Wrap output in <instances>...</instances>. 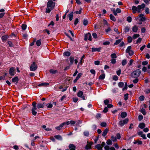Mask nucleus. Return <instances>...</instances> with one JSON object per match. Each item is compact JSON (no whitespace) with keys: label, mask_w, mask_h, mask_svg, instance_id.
Listing matches in <instances>:
<instances>
[{"label":"nucleus","mask_w":150,"mask_h":150,"mask_svg":"<svg viewBox=\"0 0 150 150\" xmlns=\"http://www.w3.org/2000/svg\"><path fill=\"white\" fill-rule=\"evenodd\" d=\"M111 62L112 64H115L116 62V60L115 59H111Z\"/></svg>","instance_id":"nucleus-57"},{"label":"nucleus","mask_w":150,"mask_h":150,"mask_svg":"<svg viewBox=\"0 0 150 150\" xmlns=\"http://www.w3.org/2000/svg\"><path fill=\"white\" fill-rule=\"evenodd\" d=\"M110 17L111 20L113 21H116V19L115 17L112 14H111L110 16Z\"/></svg>","instance_id":"nucleus-25"},{"label":"nucleus","mask_w":150,"mask_h":150,"mask_svg":"<svg viewBox=\"0 0 150 150\" xmlns=\"http://www.w3.org/2000/svg\"><path fill=\"white\" fill-rule=\"evenodd\" d=\"M21 28L23 30H25L27 28V25L26 24H23L21 25Z\"/></svg>","instance_id":"nucleus-39"},{"label":"nucleus","mask_w":150,"mask_h":150,"mask_svg":"<svg viewBox=\"0 0 150 150\" xmlns=\"http://www.w3.org/2000/svg\"><path fill=\"white\" fill-rule=\"evenodd\" d=\"M143 117L142 116V115H139V116H138V119H139V121H141L142 119H143Z\"/></svg>","instance_id":"nucleus-62"},{"label":"nucleus","mask_w":150,"mask_h":150,"mask_svg":"<svg viewBox=\"0 0 150 150\" xmlns=\"http://www.w3.org/2000/svg\"><path fill=\"white\" fill-rule=\"evenodd\" d=\"M92 52H100L101 49V47H99L98 48L93 47L92 48Z\"/></svg>","instance_id":"nucleus-15"},{"label":"nucleus","mask_w":150,"mask_h":150,"mask_svg":"<svg viewBox=\"0 0 150 150\" xmlns=\"http://www.w3.org/2000/svg\"><path fill=\"white\" fill-rule=\"evenodd\" d=\"M49 85V83H40L38 85V86H47Z\"/></svg>","instance_id":"nucleus-26"},{"label":"nucleus","mask_w":150,"mask_h":150,"mask_svg":"<svg viewBox=\"0 0 150 150\" xmlns=\"http://www.w3.org/2000/svg\"><path fill=\"white\" fill-rule=\"evenodd\" d=\"M127 88V82H125V85L124 87L123 88L122 90L123 91L126 90Z\"/></svg>","instance_id":"nucleus-37"},{"label":"nucleus","mask_w":150,"mask_h":150,"mask_svg":"<svg viewBox=\"0 0 150 150\" xmlns=\"http://www.w3.org/2000/svg\"><path fill=\"white\" fill-rule=\"evenodd\" d=\"M44 103H38L37 104V107L38 109L43 108L44 107Z\"/></svg>","instance_id":"nucleus-13"},{"label":"nucleus","mask_w":150,"mask_h":150,"mask_svg":"<svg viewBox=\"0 0 150 150\" xmlns=\"http://www.w3.org/2000/svg\"><path fill=\"white\" fill-rule=\"evenodd\" d=\"M108 132V129L107 128L105 129L102 133V136L103 137H105L106 136Z\"/></svg>","instance_id":"nucleus-21"},{"label":"nucleus","mask_w":150,"mask_h":150,"mask_svg":"<svg viewBox=\"0 0 150 150\" xmlns=\"http://www.w3.org/2000/svg\"><path fill=\"white\" fill-rule=\"evenodd\" d=\"M145 7V5L144 4H142L141 5H139L137 6V9L138 10V13L140 12V10L142 8H143Z\"/></svg>","instance_id":"nucleus-12"},{"label":"nucleus","mask_w":150,"mask_h":150,"mask_svg":"<svg viewBox=\"0 0 150 150\" xmlns=\"http://www.w3.org/2000/svg\"><path fill=\"white\" fill-rule=\"evenodd\" d=\"M36 45L37 46H39L41 44V41L40 40H38L36 42Z\"/></svg>","instance_id":"nucleus-43"},{"label":"nucleus","mask_w":150,"mask_h":150,"mask_svg":"<svg viewBox=\"0 0 150 150\" xmlns=\"http://www.w3.org/2000/svg\"><path fill=\"white\" fill-rule=\"evenodd\" d=\"M132 10L133 11V13H136V11H137V12H138L137 8V7L136 6H133L132 8Z\"/></svg>","instance_id":"nucleus-20"},{"label":"nucleus","mask_w":150,"mask_h":150,"mask_svg":"<svg viewBox=\"0 0 150 150\" xmlns=\"http://www.w3.org/2000/svg\"><path fill=\"white\" fill-rule=\"evenodd\" d=\"M87 144L85 147V149L86 150H88L89 149H91V146L92 145L93 142H87Z\"/></svg>","instance_id":"nucleus-10"},{"label":"nucleus","mask_w":150,"mask_h":150,"mask_svg":"<svg viewBox=\"0 0 150 150\" xmlns=\"http://www.w3.org/2000/svg\"><path fill=\"white\" fill-rule=\"evenodd\" d=\"M79 22V20L78 18H76L74 21V24L75 25H76Z\"/></svg>","instance_id":"nucleus-64"},{"label":"nucleus","mask_w":150,"mask_h":150,"mask_svg":"<svg viewBox=\"0 0 150 150\" xmlns=\"http://www.w3.org/2000/svg\"><path fill=\"white\" fill-rule=\"evenodd\" d=\"M70 150H75L76 146L73 144H70L69 146Z\"/></svg>","instance_id":"nucleus-14"},{"label":"nucleus","mask_w":150,"mask_h":150,"mask_svg":"<svg viewBox=\"0 0 150 150\" xmlns=\"http://www.w3.org/2000/svg\"><path fill=\"white\" fill-rule=\"evenodd\" d=\"M64 126V125H62V123L59 126L56 127L55 128L58 130H60Z\"/></svg>","instance_id":"nucleus-33"},{"label":"nucleus","mask_w":150,"mask_h":150,"mask_svg":"<svg viewBox=\"0 0 150 150\" xmlns=\"http://www.w3.org/2000/svg\"><path fill=\"white\" fill-rule=\"evenodd\" d=\"M83 134L84 136L88 137L89 135V132L88 131H86L83 132Z\"/></svg>","instance_id":"nucleus-31"},{"label":"nucleus","mask_w":150,"mask_h":150,"mask_svg":"<svg viewBox=\"0 0 150 150\" xmlns=\"http://www.w3.org/2000/svg\"><path fill=\"white\" fill-rule=\"evenodd\" d=\"M141 71L140 69H137L132 72V77L134 78H138L140 74Z\"/></svg>","instance_id":"nucleus-1"},{"label":"nucleus","mask_w":150,"mask_h":150,"mask_svg":"<svg viewBox=\"0 0 150 150\" xmlns=\"http://www.w3.org/2000/svg\"><path fill=\"white\" fill-rule=\"evenodd\" d=\"M54 137L56 139L59 140H61L62 139V137L59 135H55L54 136Z\"/></svg>","instance_id":"nucleus-27"},{"label":"nucleus","mask_w":150,"mask_h":150,"mask_svg":"<svg viewBox=\"0 0 150 150\" xmlns=\"http://www.w3.org/2000/svg\"><path fill=\"white\" fill-rule=\"evenodd\" d=\"M116 139H120L121 137L120 134L119 133L117 134H116Z\"/></svg>","instance_id":"nucleus-61"},{"label":"nucleus","mask_w":150,"mask_h":150,"mask_svg":"<svg viewBox=\"0 0 150 150\" xmlns=\"http://www.w3.org/2000/svg\"><path fill=\"white\" fill-rule=\"evenodd\" d=\"M139 81V79H138L137 78H136L134 80H133V82L134 83H137Z\"/></svg>","instance_id":"nucleus-54"},{"label":"nucleus","mask_w":150,"mask_h":150,"mask_svg":"<svg viewBox=\"0 0 150 150\" xmlns=\"http://www.w3.org/2000/svg\"><path fill=\"white\" fill-rule=\"evenodd\" d=\"M8 36L6 35L3 36L1 38L3 42H4L7 40Z\"/></svg>","instance_id":"nucleus-29"},{"label":"nucleus","mask_w":150,"mask_h":150,"mask_svg":"<svg viewBox=\"0 0 150 150\" xmlns=\"http://www.w3.org/2000/svg\"><path fill=\"white\" fill-rule=\"evenodd\" d=\"M111 138L113 142L116 141L117 140V139L116 137H115L113 136H112Z\"/></svg>","instance_id":"nucleus-55"},{"label":"nucleus","mask_w":150,"mask_h":150,"mask_svg":"<svg viewBox=\"0 0 150 150\" xmlns=\"http://www.w3.org/2000/svg\"><path fill=\"white\" fill-rule=\"evenodd\" d=\"M128 121V119L127 118L123 120H120L119 122V124L120 126H122L125 124H127Z\"/></svg>","instance_id":"nucleus-7"},{"label":"nucleus","mask_w":150,"mask_h":150,"mask_svg":"<svg viewBox=\"0 0 150 150\" xmlns=\"http://www.w3.org/2000/svg\"><path fill=\"white\" fill-rule=\"evenodd\" d=\"M36 103L35 102H33L32 103L33 108L31 109L32 113L33 115H35L37 113V112L35 111V110H37V106H36Z\"/></svg>","instance_id":"nucleus-2"},{"label":"nucleus","mask_w":150,"mask_h":150,"mask_svg":"<svg viewBox=\"0 0 150 150\" xmlns=\"http://www.w3.org/2000/svg\"><path fill=\"white\" fill-rule=\"evenodd\" d=\"M127 113L125 112H123L121 113L120 116L122 118H124L127 116Z\"/></svg>","instance_id":"nucleus-23"},{"label":"nucleus","mask_w":150,"mask_h":150,"mask_svg":"<svg viewBox=\"0 0 150 150\" xmlns=\"http://www.w3.org/2000/svg\"><path fill=\"white\" fill-rule=\"evenodd\" d=\"M70 124V121H68L65 122H64L62 123V125H64V126L66 125H68Z\"/></svg>","instance_id":"nucleus-50"},{"label":"nucleus","mask_w":150,"mask_h":150,"mask_svg":"<svg viewBox=\"0 0 150 150\" xmlns=\"http://www.w3.org/2000/svg\"><path fill=\"white\" fill-rule=\"evenodd\" d=\"M145 124L144 122L140 123L139 125V127L142 129H144L145 127Z\"/></svg>","instance_id":"nucleus-18"},{"label":"nucleus","mask_w":150,"mask_h":150,"mask_svg":"<svg viewBox=\"0 0 150 150\" xmlns=\"http://www.w3.org/2000/svg\"><path fill=\"white\" fill-rule=\"evenodd\" d=\"M85 55L84 54H83V56L81 57V59L80 60V63L81 64H82L83 63V62L82 61V60L83 59H84V58L85 57Z\"/></svg>","instance_id":"nucleus-53"},{"label":"nucleus","mask_w":150,"mask_h":150,"mask_svg":"<svg viewBox=\"0 0 150 150\" xmlns=\"http://www.w3.org/2000/svg\"><path fill=\"white\" fill-rule=\"evenodd\" d=\"M105 77V74H102L99 77V79L100 80H103L104 79Z\"/></svg>","instance_id":"nucleus-32"},{"label":"nucleus","mask_w":150,"mask_h":150,"mask_svg":"<svg viewBox=\"0 0 150 150\" xmlns=\"http://www.w3.org/2000/svg\"><path fill=\"white\" fill-rule=\"evenodd\" d=\"M104 102L105 105H107L108 104V103H109V100L108 99H106L104 100Z\"/></svg>","instance_id":"nucleus-58"},{"label":"nucleus","mask_w":150,"mask_h":150,"mask_svg":"<svg viewBox=\"0 0 150 150\" xmlns=\"http://www.w3.org/2000/svg\"><path fill=\"white\" fill-rule=\"evenodd\" d=\"M50 73L52 74H55L57 72V70H54L53 69H50Z\"/></svg>","instance_id":"nucleus-35"},{"label":"nucleus","mask_w":150,"mask_h":150,"mask_svg":"<svg viewBox=\"0 0 150 150\" xmlns=\"http://www.w3.org/2000/svg\"><path fill=\"white\" fill-rule=\"evenodd\" d=\"M142 40V39L141 38H139L136 41V43H140Z\"/></svg>","instance_id":"nucleus-56"},{"label":"nucleus","mask_w":150,"mask_h":150,"mask_svg":"<svg viewBox=\"0 0 150 150\" xmlns=\"http://www.w3.org/2000/svg\"><path fill=\"white\" fill-rule=\"evenodd\" d=\"M137 134L139 136H140L142 137L143 139H146V137L145 135L143 134V132L142 131H139L137 132Z\"/></svg>","instance_id":"nucleus-9"},{"label":"nucleus","mask_w":150,"mask_h":150,"mask_svg":"<svg viewBox=\"0 0 150 150\" xmlns=\"http://www.w3.org/2000/svg\"><path fill=\"white\" fill-rule=\"evenodd\" d=\"M83 92L81 91H79L77 94V96L79 97H81L83 100H85V97L84 96H83Z\"/></svg>","instance_id":"nucleus-11"},{"label":"nucleus","mask_w":150,"mask_h":150,"mask_svg":"<svg viewBox=\"0 0 150 150\" xmlns=\"http://www.w3.org/2000/svg\"><path fill=\"white\" fill-rule=\"evenodd\" d=\"M126 55L127 58H130L131 56V46H128L125 51Z\"/></svg>","instance_id":"nucleus-4"},{"label":"nucleus","mask_w":150,"mask_h":150,"mask_svg":"<svg viewBox=\"0 0 150 150\" xmlns=\"http://www.w3.org/2000/svg\"><path fill=\"white\" fill-rule=\"evenodd\" d=\"M71 54L69 52H64L63 53V55L64 56H69Z\"/></svg>","instance_id":"nucleus-30"},{"label":"nucleus","mask_w":150,"mask_h":150,"mask_svg":"<svg viewBox=\"0 0 150 150\" xmlns=\"http://www.w3.org/2000/svg\"><path fill=\"white\" fill-rule=\"evenodd\" d=\"M134 144H137L138 145H141L142 144V142L141 141L139 140V139L135 140L133 142Z\"/></svg>","instance_id":"nucleus-16"},{"label":"nucleus","mask_w":150,"mask_h":150,"mask_svg":"<svg viewBox=\"0 0 150 150\" xmlns=\"http://www.w3.org/2000/svg\"><path fill=\"white\" fill-rule=\"evenodd\" d=\"M140 112L144 115H145L146 114V112L144 108H142L140 110Z\"/></svg>","instance_id":"nucleus-42"},{"label":"nucleus","mask_w":150,"mask_h":150,"mask_svg":"<svg viewBox=\"0 0 150 150\" xmlns=\"http://www.w3.org/2000/svg\"><path fill=\"white\" fill-rule=\"evenodd\" d=\"M124 84L123 82H120L118 83V86L122 88L124 85Z\"/></svg>","instance_id":"nucleus-34"},{"label":"nucleus","mask_w":150,"mask_h":150,"mask_svg":"<svg viewBox=\"0 0 150 150\" xmlns=\"http://www.w3.org/2000/svg\"><path fill=\"white\" fill-rule=\"evenodd\" d=\"M127 63V61L126 59H124L122 60V66H125Z\"/></svg>","instance_id":"nucleus-44"},{"label":"nucleus","mask_w":150,"mask_h":150,"mask_svg":"<svg viewBox=\"0 0 150 150\" xmlns=\"http://www.w3.org/2000/svg\"><path fill=\"white\" fill-rule=\"evenodd\" d=\"M112 79L114 81H117L118 80V78L116 75H114L113 76Z\"/></svg>","instance_id":"nucleus-48"},{"label":"nucleus","mask_w":150,"mask_h":150,"mask_svg":"<svg viewBox=\"0 0 150 150\" xmlns=\"http://www.w3.org/2000/svg\"><path fill=\"white\" fill-rule=\"evenodd\" d=\"M37 66L35 62H33L31 64L30 67V70L31 71H34L36 70L37 68Z\"/></svg>","instance_id":"nucleus-5"},{"label":"nucleus","mask_w":150,"mask_h":150,"mask_svg":"<svg viewBox=\"0 0 150 150\" xmlns=\"http://www.w3.org/2000/svg\"><path fill=\"white\" fill-rule=\"evenodd\" d=\"M100 125L102 127H105L107 125V124L105 122H103L101 123Z\"/></svg>","instance_id":"nucleus-51"},{"label":"nucleus","mask_w":150,"mask_h":150,"mask_svg":"<svg viewBox=\"0 0 150 150\" xmlns=\"http://www.w3.org/2000/svg\"><path fill=\"white\" fill-rule=\"evenodd\" d=\"M127 21L129 23L131 22V17L129 16L127 18Z\"/></svg>","instance_id":"nucleus-59"},{"label":"nucleus","mask_w":150,"mask_h":150,"mask_svg":"<svg viewBox=\"0 0 150 150\" xmlns=\"http://www.w3.org/2000/svg\"><path fill=\"white\" fill-rule=\"evenodd\" d=\"M88 21L86 19H84L83 20V23L84 25H86L88 24Z\"/></svg>","instance_id":"nucleus-38"},{"label":"nucleus","mask_w":150,"mask_h":150,"mask_svg":"<svg viewBox=\"0 0 150 150\" xmlns=\"http://www.w3.org/2000/svg\"><path fill=\"white\" fill-rule=\"evenodd\" d=\"M103 22L104 25H106L108 26L109 24L108 23L107 21L105 19H103Z\"/></svg>","instance_id":"nucleus-36"},{"label":"nucleus","mask_w":150,"mask_h":150,"mask_svg":"<svg viewBox=\"0 0 150 150\" xmlns=\"http://www.w3.org/2000/svg\"><path fill=\"white\" fill-rule=\"evenodd\" d=\"M110 56L112 58H115L117 57L115 53H113L111 54Z\"/></svg>","instance_id":"nucleus-52"},{"label":"nucleus","mask_w":150,"mask_h":150,"mask_svg":"<svg viewBox=\"0 0 150 150\" xmlns=\"http://www.w3.org/2000/svg\"><path fill=\"white\" fill-rule=\"evenodd\" d=\"M130 30V28L128 26H126L125 28L124 32L125 33L128 32Z\"/></svg>","instance_id":"nucleus-41"},{"label":"nucleus","mask_w":150,"mask_h":150,"mask_svg":"<svg viewBox=\"0 0 150 150\" xmlns=\"http://www.w3.org/2000/svg\"><path fill=\"white\" fill-rule=\"evenodd\" d=\"M55 6V2H53L52 0L49 1L47 4V8H50L52 10H53Z\"/></svg>","instance_id":"nucleus-3"},{"label":"nucleus","mask_w":150,"mask_h":150,"mask_svg":"<svg viewBox=\"0 0 150 150\" xmlns=\"http://www.w3.org/2000/svg\"><path fill=\"white\" fill-rule=\"evenodd\" d=\"M15 69L13 67L11 68L9 70V74L11 76H14L15 74Z\"/></svg>","instance_id":"nucleus-8"},{"label":"nucleus","mask_w":150,"mask_h":150,"mask_svg":"<svg viewBox=\"0 0 150 150\" xmlns=\"http://www.w3.org/2000/svg\"><path fill=\"white\" fill-rule=\"evenodd\" d=\"M139 36V34H134L133 35V38L134 39H135L136 38L138 37Z\"/></svg>","instance_id":"nucleus-47"},{"label":"nucleus","mask_w":150,"mask_h":150,"mask_svg":"<svg viewBox=\"0 0 150 150\" xmlns=\"http://www.w3.org/2000/svg\"><path fill=\"white\" fill-rule=\"evenodd\" d=\"M128 95L129 94L128 93L125 94L124 95V99L125 100H127Z\"/></svg>","instance_id":"nucleus-49"},{"label":"nucleus","mask_w":150,"mask_h":150,"mask_svg":"<svg viewBox=\"0 0 150 150\" xmlns=\"http://www.w3.org/2000/svg\"><path fill=\"white\" fill-rule=\"evenodd\" d=\"M95 147L98 150H102V147L100 144H98L95 146Z\"/></svg>","instance_id":"nucleus-24"},{"label":"nucleus","mask_w":150,"mask_h":150,"mask_svg":"<svg viewBox=\"0 0 150 150\" xmlns=\"http://www.w3.org/2000/svg\"><path fill=\"white\" fill-rule=\"evenodd\" d=\"M12 82L14 83L16 82V84L17 83L18 81V76H16L14 78H13L12 79Z\"/></svg>","instance_id":"nucleus-19"},{"label":"nucleus","mask_w":150,"mask_h":150,"mask_svg":"<svg viewBox=\"0 0 150 150\" xmlns=\"http://www.w3.org/2000/svg\"><path fill=\"white\" fill-rule=\"evenodd\" d=\"M144 99V96L142 95L139 97V99L140 101H143Z\"/></svg>","instance_id":"nucleus-45"},{"label":"nucleus","mask_w":150,"mask_h":150,"mask_svg":"<svg viewBox=\"0 0 150 150\" xmlns=\"http://www.w3.org/2000/svg\"><path fill=\"white\" fill-rule=\"evenodd\" d=\"M88 40L90 41L92 40V36L90 33H87L85 35L84 40L85 41H86Z\"/></svg>","instance_id":"nucleus-6"},{"label":"nucleus","mask_w":150,"mask_h":150,"mask_svg":"<svg viewBox=\"0 0 150 150\" xmlns=\"http://www.w3.org/2000/svg\"><path fill=\"white\" fill-rule=\"evenodd\" d=\"M69 60H70V62H71V64H72L74 60V57H70V58Z\"/></svg>","instance_id":"nucleus-60"},{"label":"nucleus","mask_w":150,"mask_h":150,"mask_svg":"<svg viewBox=\"0 0 150 150\" xmlns=\"http://www.w3.org/2000/svg\"><path fill=\"white\" fill-rule=\"evenodd\" d=\"M138 30V28L136 25H134L132 28V30L133 32H136Z\"/></svg>","instance_id":"nucleus-28"},{"label":"nucleus","mask_w":150,"mask_h":150,"mask_svg":"<svg viewBox=\"0 0 150 150\" xmlns=\"http://www.w3.org/2000/svg\"><path fill=\"white\" fill-rule=\"evenodd\" d=\"M121 40H122L121 39H119V40H117L114 43V45H117L118 44L121 42Z\"/></svg>","instance_id":"nucleus-40"},{"label":"nucleus","mask_w":150,"mask_h":150,"mask_svg":"<svg viewBox=\"0 0 150 150\" xmlns=\"http://www.w3.org/2000/svg\"><path fill=\"white\" fill-rule=\"evenodd\" d=\"M111 30V28L110 27H108V28L105 30V31L106 33H108Z\"/></svg>","instance_id":"nucleus-63"},{"label":"nucleus","mask_w":150,"mask_h":150,"mask_svg":"<svg viewBox=\"0 0 150 150\" xmlns=\"http://www.w3.org/2000/svg\"><path fill=\"white\" fill-rule=\"evenodd\" d=\"M106 143L108 145H112V141L110 139H108L106 142Z\"/></svg>","instance_id":"nucleus-46"},{"label":"nucleus","mask_w":150,"mask_h":150,"mask_svg":"<svg viewBox=\"0 0 150 150\" xmlns=\"http://www.w3.org/2000/svg\"><path fill=\"white\" fill-rule=\"evenodd\" d=\"M73 15V13L72 12H71L68 15L70 21H71L72 20Z\"/></svg>","instance_id":"nucleus-22"},{"label":"nucleus","mask_w":150,"mask_h":150,"mask_svg":"<svg viewBox=\"0 0 150 150\" xmlns=\"http://www.w3.org/2000/svg\"><path fill=\"white\" fill-rule=\"evenodd\" d=\"M76 126L77 127H81L80 124L82 123V120H79L76 121Z\"/></svg>","instance_id":"nucleus-17"}]
</instances>
